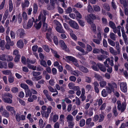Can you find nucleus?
<instances>
[{"instance_id": "ddd939ff", "label": "nucleus", "mask_w": 128, "mask_h": 128, "mask_svg": "<svg viewBox=\"0 0 128 128\" xmlns=\"http://www.w3.org/2000/svg\"><path fill=\"white\" fill-rule=\"evenodd\" d=\"M56 30L58 32L60 33H64L65 32V31L62 28V27L61 25L58 26H56Z\"/></svg>"}, {"instance_id": "7c9ffc66", "label": "nucleus", "mask_w": 128, "mask_h": 128, "mask_svg": "<svg viewBox=\"0 0 128 128\" xmlns=\"http://www.w3.org/2000/svg\"><path fill=\"white\" fill-rule=\"evenodd\" d=\"M79 68L80 70L84 72H88V69L82 66H80Z\"/></svg>"}, {"instance_id": "c9c22d12", "label": "nucleus", "mask_w": 128, "mask_h": 128, "mask_svg": "<svg viewBox=\"0 0 128 128\" xmlns=\"http://www.w3.org/2000/svg\"><path fill=\"white\" fill-rule=\"evenodd\" d=\"M2 115L6 117H8L9 116V114L8 112H7L6 110H4V111L1 113Z\"/></svg>"}, {"instance_id": "473e14b6", "label": "nucleus", "mask_w": 128, "mask_h": 128, "mask_svg": "<svg viewBox=\"0 0 128 128\" xmlns=\"http://www.w3.org/2000/svg\"><path fill=\"white\" fill-rule=\"evenodd\" d=\"M93 8L95 12H98L100 11V7L98 5H94L93 6Z\"/></svg>"}, {"instance_id": "7ed1b4c3", "label": "nucleus", "mask_w": 128, "mask_h": 128, "mask_svg": "<svg viewBox=\"0 0 128 128\" xmlns=\"http://www.w3.org/2000/svg\"><path fill=\"white\" fill-rule=\"evenodd\" d=\"M35 20L33 17L29 20L26 26H24V28H25L28 29L30 28L33 25V23L34 22Z\"/></svg>"}, {"instance_id": "58836bf2", "label": "nucleus", "mask_w": 128, "mask_h": 128, "mask_svg": "<svg viewBox=\"0 0 128 128\" xmlns=\"http://www.w3.org/2000/svg\"><path fill=\"white\" fill-rule=\"evenodd\" d=\"M8 10H6L3 16V20H5L7 18L8 14Z\"/></svg>"}, {"instance_id": "412c9836", "label": "nucleus", "mask_w": 128, "mask_h": 128, "mask_svg": "<svg viewBox=\"0 0 128 128\" xmlns=\"http://www.w3.org/2000/svg\"><path fill=\"white\" fill-rule=\"evenodd\" d=\"M41 113L43 117H45L46 118H48V117L49 114L46 111H41Z\"/></svg>"}, {"instance_id": "69168bd1", "label": "nucleus", "mask_w": 128, "mask_h": 128, "mask_svg": "<svg viewBox=\"0 0 128 128\" xmlns=\"http://www.w3.org/2000/svg\"><path fill=\"white\" fill-rule=\"evenodd\" d=\"M20 57V55H18L15 57L14 61L16 62H18L19 61V60Z\"/></svg>"}, {"instance_id": "f03ea898", "label": "nucleus", "mask_w": 128, "mask_h": 128, "mask_svg": "<svg viewBox=\"0 0 128 128\" xmlns=\"http://www.w3.org/2000/svg\"><path fill=\"white\" fill-rule=\"evenodd\" d=\"M118 105V109L119 110L121 111V112H123L125 110L126 106V104L125 102H123L122 105L120 101H118L117 102Z\"/></svg>"}, {"instance_id": "680f3d73", "label": "nucleus", "mask_w": 128, "mask_h": 128, "mask_svg": "<svg viewBox=\"0 0 128 128\" xmlns=\"http://www.w3.org/2000/svg\"><path fill=\"white\" fill-rule=\"evenodd\" d=\"M108 42L109 44L112 46H114L115 45V42L110 39H108Z\"/></svg>"}, {"instance_id": "ea45409f", "label": "nucleus", "mask_w": 128, "mask_h": 128, "mask_svg": "<svg viewBox=\"0 0 128 128\" xmlns=\"http://www.w3.org/2000/svg\"><path fill=\"white\" fill-rule=\"evenodd\" d=\"M0 60L2 61L6 60V56L5 54H2L0 55Z\"/></svg>"}, {"instance_id": "0e129e2a", "label": "nucleus", "mask_w": 128, "mask_h": 128, "mask_svg": "<svg viewBox=\"0 0 128 128\" xmlns=\"http://www.w3.org/2000/svg\"><path fill=\"white\" fill-rule=\"evenodd\" d=\"M110 37L114 40H115V35L113 33H111L110 35Z\"/></svg>"}, {"instance_id": "052dcab7", "label": "nucleus", "mask_w": 128, "mask_h": 128, "mask_svg": "<svg viewBox=\"0 0 128 128\" xmlns=\"http://www.w3.org/2000/svg\"><path fill=\"white\" fill-rule=\"evenodd\" d=\"M6 60L8 61H12L13 59V58L12 56L8 55L6 56Z\"/></svg>"}, {"instance_id": "a878e982", "label": "nucleus", "mask_w": 128, "mask_h": 128, "mask_svg": "<svg viewBox=\"0 0 128 128\" xmlns=\"http://www.w3.org/2000/svg\"><path fill=\"white\" fill-rule=\"evenodd\" d=\"M2 72L4 75H10L12 74L10 70H3L2 71Z\"/></svg>"}, {"instance_id": "4468645a", "label": "nucleus", "mask_w": 128, "mask_h": 128, "mask_svg": "<svg viewBox=\"0 0 128 128\" xmlns=\"http://www.w3.org/2000/svg\"><path fill=\"white\" fill-rule=\"evenodd\" d=\"M109 24L110 26L113 29L114 32L116 33V26L114 23L110 21L109 23Z\"/></svg>"}, {"instance_id": "9d476101", "label": "nucleus", "mask_w": 128, "mask_h": 128, "mask_svg": "<svg viewBox=\"0 0 128 128\" xmlns=\"http://www.w3.org/2000/svg\"><path fill=\"white\" fill-rule=\"evenodd\" d=\"M46 19V17L45 16L43 15L42 14V12H40L39 16L38 17L39 20H41L42 22H45Z\"/></svg>"}, {"instance_id": "f704fd0d", "label": "nucleus", "mask_w": 128, "mask_h": 128, "mask_svg": "<svg viewBox=\"0 0 128 128\" xmlns=\"http://www.w3.org/2000/svg\"><path fill=\"white\" fill-rule=\"evenodd\" d=\"M13 8V5L11 0H9V10L10 12H11Z\"/></svg>"}, {"instance_id": "c03bdc74", "label": "nucleus", "mask_w": 128, "mask_h": 128, "mask_svg": "<svg viewBox=\"0 0 128 128\" xmlns=\"http://www.w3.org/2000/svg\"><path fill=\"white\" fill-rule=\"evenodd\" d=\"M85 18L89 23L91 24L92 22V20L91 18L90 17H88V15L86 16Z\"/></svg>"}, {"instance_id": "f257e3e1", "label": "nucleus", "mask_w": 128, "mask_h": 128, "mask_svg": "<svg viewBox=\"0 0 128 128\" xmlns=\"http://www.w3.org/2000/svg\"><path fill=\"white\" fill-rule=\"evenodd\" d=\"M117 84L113 82H111L108 83V86L106 87V89L107 92L108 93H110L112 91L114 92V90L117 88Z\"/></svg>"}, {"instance_id": "79ce46f5", "label": "nucleus", "mask_w": 128, "mask_h": 128, "mask_svg": "<svg viewBox=\"0 0 128 128\" xmlns=\"http://www.w3.org/2000/svg\"><path fill=\"white\" fill-rule=\"evenodd\" d=\"M64 116L63 114H62L60 116L59 120L60 122V123L62 122L63 124H64Z\"/></svg>"}, {"instance_id": "6e6552de", "label": "nucleus", "mask_w": 128, "mask_h": 128, "mask_svg": "<svg viewBox=\"0 0 128 128\" xmlns=\"http://www.w3.org/2000/svg\"><path fill=\"white\" fill-rule=\"evenodd\" d=\"M29 5V2L27 0H24V2L22 3L21 5L22 8V10L23 11L25 10L26 7H28Z\"/></svg>"}, {"instance_id": "49530a36", "label": "nucleus", "mask_w": 128, "mask_h": 128, "mask_svg": "<svg viewBox=\"0 0 128 128\" xmlns=\"http://www.w3.org/2000/svg\"><path fill=\"white\" fill-rule=\"evenodd\" d=\"M38 8L37 5L36 4H34V10L33 12L34 14H36L37 12Z\"/></svg>"}, {"instance_id": "6ab92c4d", "label": "nucleus", "mask_w": 128, "mask_h": 128, "mask_svg": "<svg viewBox=\"0 0 128 128\" xmlns=\"http://www.w3.org/2000/svg\"><path fill=\"white\" fill-rule=\"evenodd\" d=\"M97 65L98 67L101 71L103 72L106 71V68L103 64L99 63Z\"/></svg>"}, {"instance_id": "4be33fe9", "label": "nucleus", "mask_w": 128, "mask_h": 128, "mask_svg": "<svg viewBox=\"0 0 128 128\" xmlns=\"http://www.w3.org/2000/svg\"><path fill=\"white\" fill-rule=\"evenodd\" d=\"M26 96L28 97V96H31L32 92L28 88L25 90Z\"/></svg>"}, {"instance_id": "39448f33", "label": "nucleus", "mask_w": 128, "mask_h": 128, "mask_svg": "<svg viewBox=\"0 0 128 128\" xmlns=\"http://www.w3.org/2000/svg\"><path fill=\"white\" fill-rule=\"evenodd\" d=\"M69 23L70 26L72 28L76 30L78 29L79 27L78 24L74 21L70 20Z\"/></svg>"}, {"instance_id": "f8f14e48", "label": "nucleus", "mask_w": 128, "mask_h": 128, "mask_svg": "<svg viewBox=\"0 0 128 128\" xmlns=\"http://www.w3.org/2000/svg\"><path fill=\"white\" fill-rule=\"evenodd\" d=\"M16 45L18 48H22L24 46V42L22 40H20L17 42Z\"/></svg>"}, {"instance_id": "c85d7f7f", "label": "nucleus", "mask_w": 128, "mask_h": 128, "mask_svg": "<svg viewBox=\"0 0 128 128\" xmlns=\"http://www.w3.org/2000/svg\"><path fill=\"white\" fill-rule=\"evenodd\" d=\"M94 77L98 81H100L103 79L102 76L97 74H95Z\"/></svg>"}, {"instance_id": "aec40b11", "label": "nucleus", "mask_w": 128, "mask_h": 128, "mask_svg": "<svg viewBox=\"0 0 128 128\" xmlns=\"http://www.w3.org/2000/svg\"><path fill=\"white\" fill-rule=\"evenodd\" d=\"M4 68L5 69L8 68L7 64L6 63L0 61V68Z\"/></svg>"}, {"instance_id": "bf43d9fd", "label": "nucleus", "mask_w": 128, "mask_h": 128, "mask_svg": "<svg viewBox=\"0 0 128 128\" xmlns=\"http://www.w3.org/2000/svg\"><path fill=\"white\" fill-rule=\"evenodd\" d=\"M112 112L115 116H116L118 115V114L117 111L116 106L114 107L113 108Z\"/></svg>"}, {"instance_id": "f3484780", "label": "nucleus", "mask_w": 128, "mask_h": 128, "mask_svg": "<svg viewBox=\"0 0 128 128\" xmlns=\"http://www.w3.org/2000/svg\"><path fill=\"white\" fill-rule=\"evenodd\" d=\"M69 34L72 38L75 40H77V38L76 36L73 33V32L72 30H69Z\"/></svg>"}, {"instance_id": "6e6d98bb", "label": "nucleus", "mask_w": 128, "mask_h": 128, "mask_svg": "<svg viewBox=\"0 0 128 128\" xmlns=\"http://www.w3.org/2000/svg\"><path fill=\"white\" fill-rule=\"evenodd\" d=\"M11 91L13 93H16L18 92V89L16 87H14L12 88Z\"/></svg>"}, {"instance_id": "2eb2a0df", "label": "nucleus", "mask_w": 128, "mask_h": 128, "mask_svg": "<svg viewBox=\"0 0 128 128\" xmlns=\"http://www.w3.org/2000/svg\"><path fill=\"white\" fill-rule=\"evenodd\" d=\"M59 44L60 46L64 50H65L67 48V46L66 44L64 41L62 40L59 41Z\"/></svg>"}, {"instance_id": "e2e57ef3", "label": "nucleus", "mask_w": 128, "mask_h": 128, "mask_svg": "<svg viewBox=\"0 0 128 128\" xmlns=\"http://www.w3.org/2000/svg\"><path fill=\"white\" fill-rule=\"evenodd\" d=\"M58 116L57 115H54L53 116V121L54 122H56L58 119Z\"/></svg>"}, {"instance_id": "9b49d317", "label": "nucleus", "mask_w": 128, "mask_h": 128, "mask_svg": "<svg viewBox=\"0 0 128 128\" xmlns=\"http://www.w3.org/2000/svg\"><path fill=\"white\" fill-rule=\"evenodd\" d=\"M6 108L7 110L10 112L12 114H15L16 112L14 107L10 106H6Z\"/></svg>"}, {"instance_id": "37998d69", "label": "nucleus", "mask_w": 128, "mask_h": 128, "mask_svg": "<svg viewBox=\"0 0 128 128\" xmlns=\"http://www.w3.org/2000/svg\"><path fill=\"white\" fill-rule=\"evenodd\" d=\"M22 16L24 20H27L28 17L26 13L24 11L22 12Z\"/></svg>"}, {"instance_id": "423d86ee", "label": "nucleus", "mask_w": 128, "mask_h": 128, "mask_svg": "<svg viewBox=\"0 0 128 128\" xmlns=\"http://www.w3.org/2000/svg\"><path fill=\"white\" fill-rule=\"evenodd\" d=\"M53 36V34L51 31V29L48 30V32L46 34V38L50 42L52 40V37Z\"/></svg>"}, {"instance_id": "a19ab883", "label": "nucleus", "mask_w": 128, "mask_h": 128, "mask_svg": "<svg viewBox=\"0 0 128 128\" xmlns=\"http://www.w3.org/2000/svg\"><path fill=\"white\" fill-rule=\"evenodd\" d=\"M53 40L54 42L56 45H58V41L57 37L56 36H54Z\"/></svg>"}, {"instance_id": "603ef678", "label": "nucleus", "mask_w": 128, "mask_h": 128, "mask_svg": "<svg viewBox=\"0 0 128 128\" xmlns=\"http://www.w3.org/2000/svg\"><path fill=\"white\" fill-rule=\"evenodd\" d=\"M43 30L46 31L48 29V25L47 24L45 23L44 22H43Z\"/></svg>"}, {"instance_id": "774afa93", "label": "nucleus", "mask_w": 128, "mask_h": 128, "mask_svg": "<svg viewBox=\"0 0 128 128\" xmlns=\"http://www.w3.org/2000/svg\"><path fill=\"white\" fill-rule=\"evenodd\" d=\"M40 64L44 67H46L47 66L46 62L43 60H41L40 62Z\"/></svg>"}, {"instance_id": "0eeeda50", "label": "nucleus", "mask_w": 128, "mask_h": 128, "mask_svg": "<svg viewBox=\"0 0 128 128\" xmlns=\"http://www.w3.org/2000/svg\"><path fill=\"white\" fill-rule=\"evenodd\" d=\"M17 34L19 35L20 38L22 37L25 34L24 30L22 28H20L17 31Z\"/></svg>"}, {"instance_id": "864d4df0", "label": "nucleus", "mask_w": 128, "mask_h": 128, "mask_svg": "<svg viewBox=\"0 0 128 128\" xmlns=\"http://www.w3.org/2000/svg\"><path fill=\"white\" fill-rule=\"evenodd\" d=\"M20 114L18 113H17L16 114V120L18 122H19L21 120L20 117Z\"/></svg>"}, {"instance_id": "a18cd8bd", "label": "nucleus", "mask_w": 128, "mask_h": 128, "mask_svg": "<svg viewBox=\"0 0 128 128\" xmlns=\"http://www.w3.org/2000/svg\"><path fill=\"white\" fill-rule=\"evenodd\" d=\"M43 121L42 119L40 118L39 122V125L40 128H43L44 127L43 126Z\"/></svg>"}, {"instance_id": "4c0bfd02", "label": "nucleus", "mask_w": 128, "mask_h": 128, "mask_svg": "<svg viewBox=\"0 0 128 128\" xmlns=\"http://www.w3.org/2000/svg\"><path fill=\"white\" fill-rule=\"evenodd\" d=\"M20 86L22 88L25 90L28 88V86L24 83L21 84H20Z\"/></svg>"}, {"instance_id": "a211bd4d", "label": "nucleus", "mask_w": 128, "mask_h": 128, "mask_svg": "<svg viewBox=\"0 0 128 128\" xmlns=\"http://www.w3.org/2000/svg\"><path fill=\"white\" fill-rule=\"evenodd\" d=\"M2 100L5 102L10 104L12 102V100L10 98L4 97V96H2Z\"/></svg>"}, {"instance_id": "b1692460", "label": "nucleus", "mask_w": 128, "mask_h": 128, "mask_svg": "<svg viewBox=\"0 0 128 128\" xmlns=\"http://www.w3.org/2000/svg\"><path fill=\"white\" fill-rule=\"evenodd\" d=\"M101 88H104L105 86L107 84L106 82L103 80H101L99 82Z\"/></svg>"}, {"instance_id": "5701e85b", "label": "nucleus", "mask_w": 128, "mask_h": 128, "mask_svg": "<svg viewBox=\"0 0 128 128\" xmlns=\"http://www.w3.org/2000/svg\"><path fill=\"white\" fill-rule=\"evenodd\" d=\"M91 63L92 64L91 66L92 68L94 70H98V69L97 67V65L94 62H92Z\"/></svg>"}, {"instance_id": "5fc2aeb1", "label": "nucleus", "mask_w": 128, "mask_h": 128, "mask_svg": "<svg viewBox=\"0 0 128 128\" xmlns=\"http://www.w3.org/2000/svg\"><path fill=\"white\" fill-rule=\"evenodd\" d=\"M43 48L44 50L47 52H49L50 51L49 48L48 46L46 45H44L43 46Z\"/></svg>"}, {"instance_id": "2f4dec72", "label": "nucleus", "mask_w": 128, "mask_h": 128, "mask_svg": "<svg viewBox=\"0 0 128 128\" xmlns=\"http://www.w3.org/2000/svg\"><path fill=\"white\" fill-rule=\"evenodd\" d=\"M66 118L68 122H70L72 121L74 119L73 116L71 114H68Z\"/></svg>"}, {"instance_id": "bb28decb", "label": "nucleus", "mask_w": 128, "mask_h": 128, "mask_svg": "<svg viewBox=\"0 0 128 128\" xmlns=\"http://www.w3.org/2000/svg\"><path fill=\"white\" fill-rule=\"evenodd\" d=\"M122 36L124 41L125 44L127 45L128 44V37L125 33L122 34Z\"/></svg>"}, {"instance_id": "20e7f679", "label": "nucleus", "mask_w": 128, "mask_h": 128, "mask_svg": "<svg viewBox=\"0 0 128 128\" xmlns=\"http://www.w3.org/2000/svg\"><path fill=\"white\" fill-rule=\"evenodd\" d=\"M121 90L124 92H126L127 91V85L126 82H121L120 84Z\"/></svg>"}, {"instance_id": "de8ad7c7", "label": "nucleus", "mask_w": 128, "mask_h": 128, "mask_svg": "<svg viewBox=\"0 0 128 128\" xmlns=\"http://www.w3.org/2000/svg\"><path fill=\"white\" fill-rule=\"evenodd\" d=\"M85 123V120L84 119H82L80 121V126L81 127H82L84 125Z\"/></svg>"}, {"instance_id": "3c124183", "label": "nucleus", "mask_w": 128, "mask_h": 128, "mask_svg": "<svg viewBox=\"0 0 128 128\" xmlns=\"http://www.w3.org/2000/svg\"><path fill=\"white\" fill-rule=\"evenodd\" d=\"M107 93L108 92L106 91L105 89H104L102 92V95L104 97H106L108 95Z\"/></svg>"}, {"instance_id": "cd10ccee", "label": "nucleus", "mask_w": 128, "mask_h": 128, "mask_svg": "<svg viewBox=\"0 0 128 128\" xmlns=\"http://www.w3.org/2000/svg\"><path fill=\"white\" fill-rule=\"evenodd\" d=\"M51 50L52 53L53 54L55 57L58 58H60V56L58 54L57 52L56 51L52 49H51Z\"/></svg>"}, {"instance_id": "dca6fc26", "label": "nucleus", "mask_w": 128, "mask_h": 128, "mask_svg": "<svg viewBox=\"0 0 128 128\" xmlns=\"http://www.w3.org/2000/svg\"><path fill=\"white\" fill-rule=\"evenodd\" d=\"M65 58L66 61L68 63L70 61H71L72 62L74 59H76L74 57L70 56H66Z\"/></svg>"}, {"instance_id": "09e8293b", "label": "nucleus", "mask_w": 128, "mask_h": 128, "mask_svg": "<svg viewBox=\"0 0 128 128\" xmlns=\"http://www.w3.org/2000/svg\"><path fill=\"white\" fill-rule=\"evenodd\" d=\"M102 12L104 15L108 16L109 17L111 18H112V14H110L109 12H107L106 13L105 12V11L103 10H102Z\"/></svg>"}, {"instance_id": "4d7b16f0", "label": "nucleus", "mask_w": 128, "mask_h": 128, "mask_svg": "<svg viewBox=\"0 0 128 128\" xmlns=\"http://www.w3.org/2000/svg\"><path fill=\"white\" fill-rule=\"evenodd\" d=\"M32 75L34 76H38L40 75L41 73L39 72H36L33 71L32 72Z\"/></svg>"}, {"instance_id": "338daca9", "label": "nucleus", "mask_w": 128, "mask_h": 128, "mask_svg": "<svg viewBox=\"0 0 128 128\" xmlns=\"http://www.w3.org/2000/svg\"><path fill=\"white\" fill-rule=\"evenodd\" d=\"M74 12L76 14L77 18H80L82 17V16L80 13L77 11H75Z\"/></svg>"}, {"instance_id": "393cba45", "label": "nucleus", "mask_w": 128, "mask_h": 128, "mask_svg": "<svg viewBox=\"0 0 128 128\" xmlns=\"http://www.w3.org/2000/svg\"><path fill=\"white\" fill-rule=\"evenodd\" d=\"M109 50L110 52L114 55H116L118 54V52L114 50L112 47H110L109 48Z\"/></svg>"}, {"instance_id": "72a5a7b5", "label": "nucleus", "mask_w": 128, "mask_h": 128, "mask_svg": "<svg viewBox=\"0 0 128 128\" xmlns=\"http://www.w3.org/2000/svg\"><path fill=\"white\" fill-rule=\"evenodd\" d=\"M71 74L74 75L76 76H78L79 74V72L78 71L75 70L74 71L71 70Z\"/></svg>"}, {"instance_id": "8fccbe9b", "label": "nucleus", "mask_w": 128, "mask_h": 128, "mask_svg": "<svg viewBox=\"0 0 128 128\" xmlns=\"http://www.w3.org/2000/svg\"><path fill=\"white\" fill-rule=\"evenodd\" d=\"M88 12L90 13L92 12H93V10L92 7L91 5L89 4L88 6Z\"/></svg>"}, {"instance_id": "c756f323", "label": "nucleus", "mask_w": 128, "mask_h": 128, "mask_svg": "<svg viewBox=\"0 0 128 128\" xmlns=\"http://www.w3.org/2000/svg\"><path fill=\"white\" fill-rule=\"evenodd\" d=\"M106 58V56L103 55H100L98 56V59L100 60H102Z\"/></svg>"}, {"instance_id": "e433bc0d", "label": "nucleus", "mask_w": 128, "mask_h": 128, "mask_svg": "<svg viewBox=\"0 0 128 128\" xmlns=\"http://www.w3.org/2000/svg\"><path fill=\"white\" fill-rule=\"evenodd\" d=\"M116 48L117 50V52H118V54H119L120 53V48L119 46V42H116Z\"/></svg>"}, {"instance_id": "1a4fd4ad", "label": "nucleus", "mask_w": 128, "mask_h": 128, "mask_svg": "<svg viewBox=\"0 0 128 128\" xmlns=\"http://www.w3.org/2000/svg\"><path fill=\"white\" fill-rule=\"evenodd\" d=\"M38 20L37 19H36V20L34 21V26L37 29H40L42 25V23L41 22H40L38 23L37 22Z\"/></svg>"}, {"instance_id": "13d9d810", "label": "nucleus", "mask_w": 128, "mask_h": 128, "mask_svg": "<svg viewBox=\"0 0 128 128\" xmlns=\"http://www.w3.org/2000/svg\"><path fill=\"white\" fill-rule=\"evenodd\" d=\"M88 17H90L91 18L92 20H95L96 18V16L94 14H88Z\"/></svg>"}]
</instances>
